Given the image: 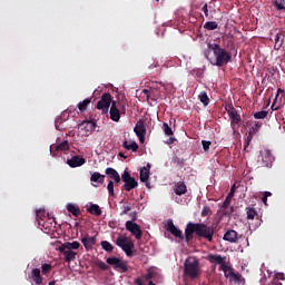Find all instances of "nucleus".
Wrapping results in <instances>:
<instances>
[{
  "label": "nucleus",
  "instance_id": "f257e3e1",
  "mask_svg": "<svg viewBox=\"0 0 285 285\" xmlns=\"http://www.w3.org/2000/svg\"><path fill=\"white\" fill-rule=\"evenodd\" d=\"M203 237L207 242H213V235H215V228L204 223H188L185 228V240L189 242L193 239V235Z\"/></svg>",
  "mask_w": 285,
  "mask_h": 285
},
{
  "label": "nucleus",
  "instance_id": "f03ea898",
  "mask_svg": "<svg viewBox=\"0 0 285 285\" xmlns=\"http://www.w3.org/2000/svg\"><path fill=\"white\" fill-rule=\"evenodd\" d=\"M207 48L208 50H212L214 52V59L208 58L207 52L205 53L206 59H208L212 66H217L218 68H222L230 63V59H233V56L230 55V52L226 51V49L222 48V46L217 43H208Z\"/></svg>",
  "mask_w": 285,
  "mask_h": 285
},
{
  "label": "nucleus",
  "instance_id": "7ed1b4c3",
  "mask_svg": "<svg viewBox=\"0 0 285 285\" xmlns=\"http://www.w3.org/2000/svg\"><path fill=\"white\" fill-rule=\"evenodd\" d=\"M184 277H187V279H199L202 277L199 259L193 256L186 258L184 263Z\"/></svg>",
  "mask_w": 285,
  "mask_h": 285
},
{
  "label": "nucleus",
  "instance_id": "20e7f679",
  "mask_svg": "<svg viewBox=\"0 0 285 285\" xmlns=\"http://www.w3.org/2000/svg\"><path fill=\"white\" fill-rule=\"evenodd\" d=\"M116 245L124 250V253L127 255V257H132L135 253L132 252L135 248V243H132V239H130L127 236L120 235L116 239Z\"/></svg>",
  "mask_w": 285,
  "mask_h": 285
},
{
  "label": "nucleus",
  "instance_id": "39448f33",
  "mask_svg": "<svg viewBox=\"0 0 285 285\" xmlns=\"http://www.w3.org/2000/svg\"><path fill=\"white\" fill-rule=\"evenodd\" d=\"M112 95L105 92L100 97V100L97 102L96 108L101 110L102 115H108V110H110V105H112Z\"/></svg>",
  "mask_w": 285,
  "mask_h": 285
},
{
  "label": "nucleus",
  "instance_id": "423d86ee",
  "mask_svg": "<svg viewBox=\"0 0 285 285\" xmlns=\"http://www.w3.org/2000/svg\"><path fill=\"white\" fill-rule=\"evenodd\" d=\"M106 262L109 264V266H114L115 271H120V273H128V262L118 257H108Z\"/></svg>",
  "mask_w": 285,
  "mask_h": 285
},
{
  "label": "nucleus",
  "instance_id": "0eeeda50",
  "mask_svg": "<svg viewBox=\"0 0 285 285\" xmlns=\"http://www.w3.org/2000/svg\"><path fill=\"white\" fill-rule=\"evenodd\" d=\"M261 166L263 168H271L273 166V161H275V157H273V153L268 149L261 151Z\"/></svg>",
  "mask_w": 285,
  "mask_h": 285
},
{
  "label": "nucleus",
  "instance_id": "6e6552de",
  "mask_svg": "<svg viewBox=\"0 0 285 285\" xmlns=\"http://www.w3.org/2000/svg\"><path fill=\"white\" fill-rule=\"evenodd\" d=\"M125 226L126 230L131 233V235H134L136 239H141V237H144V232H141V227L137 223H134L132 220H127Z\"/></svg>",
  "mask_w": 285,
  "mask_h": 285
},
{
  "label": "nucleus",
  "instance_id": "1a4fd4ad",
  "mask_svg": "<svg viewBox=\"0 0 285 285\" xmlns=\"http://www.w3.org/2000/svg\"><path fill=\"white\" fill-rule=\"evenodd\" d=\"M121 112H124V115L126 114V107L122 106V110H119V106H117V101H112L111 107L109 109L111 121L119 122V119H121Z\"/></svg>",
  "mask_w": 285,
  "mask_h": 285
},
{
  "label": "nucleus",
  "instance_id": "9d476101",
  "mask_svg": "<svg viewBox=\"0 0 285 285\" xmlns=\"http://www.w3.org/2000/svg\"><path fill=\"white\" fill-rule=\"evenodd\" d=\"M134 132L138 137L140 144H144V141H146V125H144V120L137 121L134 128Z\"/></svg>",
  "mask_w": 285,
  "mask_h": 285
},
{
  "label": "nucleus",
  "instance_id": "9b49d317",
  "mask_svg": "<svg viewBox=\"0 0 285 285\" xmlns=\"http://www.w3.org/2000/svg\"><path fill=\"white\" fill-rule=\"evenodd\" d=\"M167 230L168 233L173 234L174 237H178V239H184V234L181 233V229L177 228L171 219L167 222Z\"/></svg>",
  "mask_w": 285,
  "mask_h": 285
},
{
  "label": "nucleus",
  "instance_id": "f8f14e48",
  "mask_svg": "<svg viewBox=\"0 0 285 285\" xmlns=\"http://www.w3.org/2000/svg\"><path fill=\"white\" fill-rule=\"evenodd\" d=\"M67 164L70 168H79V166H83V164H86V158L81 156H73L70 159H67Z\"/></svg>",
  "mask_w": 285,
  "mask_h": 285
},
{
  "label": "nucleus",
  "instance_id": "ddd939ff",
  "mask_svg": "<svg viewBox=\"0 0 285 285\" xmlns=\"http://www.w3.org/2000/svg\"><path fill=\"white\" fill-rule=\"evenodd\" d=\"M51 153H66V150H70V142L68 140H63L58 145H53L50 147Z\"/></svg>",
  "mask_w": 285,
  "mask_h": 285
},
{
  "label": "nucleus",
  "instance_id": "4468645a",
  "mask_svg": "<svg viewBox=\"0 0 285 285\" xmlns=\"http://www.w3.org/2000/svg\"><path fill=\"white\" fill-rule=\"evenodd\" d=\"M174 193L175 195H178V197H181V195L188 193V186H186V183L184 181H178L174 186Z\"/></svg>",
  "mask_w": 285,
  "mask_h": 285
},
{
  "label": "nucleus",
  "instance_id": "2eb2a0df",
  "mask_svg": "<svg viewBox=\"0 0 285 285\" xmlns=\"http://www.w3.org/2000/svg\"><path fill=\"white\" fill-rule=\"evenodd\" d=\"M81 243L83 244L86 250H91L92 246L97 244V238L95 236L90 237L87 235L81 238Z\"/></svg>",
  "mask_w": 285,
  "mask_h": 285
},
{
  "label": "nucleus",
  "instance_id": "dca6fc26",
  "mask_svg": "<svg viewBox=\"0 0 285 285\" xmlns=\"http://www.w3.org/2000/svg\"><path fill=\"white\" fill-rule=\"evenodd\" d=\"M223 239L225 242H229L230 244H237L239 238L237 237V232L229 229L225 233Z\"/></svg>",
  "mask_w": 285,
  "mask_h": 285
},
{
  "label": "nucleus",
  "instance_id": "f3484780",
  "mask_svg": "<svg viewBox=\"0 0 285 285\" xmlns=\"http://www.w3.org/2000/svg\"><path fill=\"white\" fill-rule=\"evenodd\" d=\"M105 173L110 177V179H114L116 184L121 183V176H119V173L117 171V169L108 167L106 168Z\"/></svg>",
  "mask_w": 285,
  "mask_h": 285
},
{
  "label": "nucleus",
  "instance_id": "a211bd4d",
  "mask_svg": "<svg viewBox=\"0 0 285 285\" xmlns=\"http://www.w3.org/2000/svg\"><path fill=\"white\" fill-rule=\"evenodd\" d=\"M60 253L65 256V262L70 264V262H73V259L77 257V253L70 249H63V247H59Z\"/></svg>",
  "mask_w": 285,
  "mask_h": 285
},
{
  "label": "nucleus",
  "instance_id": "6ab92c4d",
  "mask_svg": "<svg viewBox=\"0 0 285 285\" xmlns=\"http://www.w3.org/2000/svg\"><path fill=\"white\" fill-rule=\"evenodd\" d=\"M148 179H150V164L140 168V181H142V184H147Z\"/></svg>",
  "mask_w": 285,
  "mask_h": 285
},
{
  "label": "nucleus",
  "instance_id": "aec40b11",
  "mask_svg": "<svg viewBox=\"0 0 285 285\" xmlns=\"http://www.w3.org/2000/svg\"><path fill=\"white\" fill-rule=\"evenodd\" d=\"M207 259L210 264H224L226 262V257H223L219 254H209Z\"/></svg>",
  "mask_w": 285,
  "mask_h": 285
},
{
  "label": "nucleus",
  "instance_id": "412c9836",
  "mask_svg": "<svg viewBox=\"0 0 285 285\" xmlns=\"http://www.w3.org/2000/svg\"><path fill=\"white\" fill-rule=\"evenodd\" d=\"M31 279H33L35 284L37 285L43 284V277H41V269L33 268L31 271Z\"/></svg>",
  "mask_w": 285,
  "mask_h": 285
},
{
  "label": "nucleus",
  "instance_id": "4be33fe9",
  "mask_svg": "<svg viewBox=\"0 0 285 285\" xmlns=\"http://www.w3.org/2000/svg\"><path fill=\"white\" fill-rule=\"evenodd\" d=\"M79 246H81V244L77 240L70 243V242H67V243H63L60 248H62V250H77L79 249Z\"/></svg>",
  "mask_w": 285,
  "mask_h": 285
},
{
  "label": "nucleus",
  "instance_id": "5701e85b",
  "mask_svg": "<svg viewBox=\"0 0 285 285\" xmlns=\"http://www.w3.org/2000/svg\"><path fill=\"white\" fill-rule=\"evenodd\" d=\"M106 179V175H101L99 171H95L91 174L90 176V181H92V184H104Z\"/></svg>",
  "mask_w": 285,
  "mask_h": 285
},
{
  "label": "nucleus",
  "instance_id": "b1692460",
  "mask_svg": "<svg viewBox=\"0 0 285 285\" xmlns=\"http://www.w3.org/2000/svg\"><path fill=\"white\" fill-rule=\"evenodd\" d=\"M137 186H139V183H137V180L135 178H131V179L125 181L124 189L127 193H130L134 188H137Z\"/></svg>",
  "mask_w": 285,
  "mask_h": 285
},
{
  "label": "nucleus",
  "instance_id": "393cba45",
  "mask_svg": "<svg viewBox=\"0 0 285 285\" xmlns=\"http://www.w3.org/2000/svg\"><path fill=\"white\" fill-rule=\"evenodd\" d=\"M67 210L68 213H71L73 217H79V215H81V209L79 208V206H76L75 204H68Z\"/></svg>",
  "mask_w": 285,
  "mask_h": 285
},
{
  "label": "nucleus",
  "instance_id": "a878e982",
  "mask_svg": "<svg viewBox=\"0 0 285 285\" xmlns=\"http://www.w3.org/2000/svg\"><path fill=\"white\" fill-rule=\"evenodd\" d=\"M92 98H87L78 104V110L80 112H86L88 110V106H90Z\"/></svg>",
  "mask_w": 285,
  "mask_h": 285
},
{
  "label": "nucleus",
  "instance_id": "bb28decb",
  "mask_svg": "<svg viewBox=\"0 0 285 285\" xmlns=\"http://www.w3.org/2000/svg\"><path fill=\"white\" fill-rule=\"evenodd\" d=\"M87 212L90 213V215H95L96 217H100L101 215V207L97 204H91L89 208H87Z\"/></svg>",
  "mask_w": 285,
  "mask_h": 285
},
{
  "label": "nucleus",
  "instance_id": "cd10ccee",
  "mask_svg": "<svg viewBox=\"0 0 285 285\" xmlns=\"http://www.w3.org/2000/svg\"><path fill=\"white\" fill-rule=\"evenodd\" d=\"M122 148H125L126 150H132V153H137V150H139V145H137L135 141L128 144V140H125L122 142Z\"/></svg>",
  "mask_w": 285,
  "mask_h": 285
},
{
  "label": "nucleus",
  "instance_id": "c85d7f7f",
  "mask_svg": "<svg viewBox=\"0 0 285 285\" xmlns=\"http://www.w3.org/2000/svg\"><path fill=\"white\" fill-rule=\"evenodd\" d=\"M282 37L284 38L283 33H277L274 38V50H279L284 43V39H282Z\"/></svg>",
  "mask_w": 285,
  "mask_h": 285
},
{
  "label": "nucleus",
  "instance_id": "c756f323",
  "mask_svg": "<svg viewBox=\"0 0 285 285\" xmlns=\"http://www.w3.org/2000/svg\"><path fill=\"white\" fill-rule=\"evenodd\" d=\"M229 119L232 121V125L235 124L236 126L242 121V116L237 114V110L229 114Z\"/></svg>",
  "mask_w": 285,
  "mask_h": 285
},
{
  "label": "nucleus",
  "instance_id": "7c9ffc66",
  "mask_svg": "<svg viewBox=\"0 0 285 285\" xmlns=\"http://www.w3.org/2000/svg\"><path fill=\"white\" fill-rule=\"evenodd\" d=\"M247 219L253 220L257 217V209L255 207H246Z\"/></svg>",
  "mask_w": 285,
  "mask_h": 285
},
{
  "label": "nucleus",
  "instance_id": "2f4dec72",
  "mask_svg": "<svg viewBox=\"0 0 285 285\" xmlns=\"http://www.w3.org/2000/svg\"><path fill=\"white\" fill-rule=\"evenodd\" d=\"M198 99L204 106H208V104H210V99L208 98V94L206 91H202L198 95Z\"/></svg>",
  "mask_w": 285,
  "mask_h": 285
},
{
  "label": "nucleus",
  "instance_id": "473e14b6",
  "mask_svg": "<svg viewBox=\"0 0 285 285\" xmlns=\"http://www.w3.org/2000/svg\"><path fill=\"white\" fill-rule=\"evenodd\" d=\"M36 219L39 224V222H46V209H38L36 212Z\"/></svg>",
  "mask_w": 285,
  "mask_h": 285
},
{
  "label": "nucleus",
  "instance_id": "72a5a7b5",
  "mask_svg": "<svg viewBox=\"0 0 285 285\" xmlns=\"http://www.w3.org/2000/svg\"><path fill=\"white\" fill-rule=\"evenodd\" d=\"M101 248H104L107 253H112V250H115V247L112 246V244H110V242L108 240H102L100 243Z\"/></svg>",
  "mask_w": 285,
  "mask_h": 285
},
{
  "label": "nucleus",
  "instance_id": "f704fd0d",
  "mask_svg": "<svg viewBox=\"0 0 285 285\" xmlns=\"http://www.w3.org/2000/svg\"><path fill=\"white\" fill-rule=\"evenodd\" d=\"M80 127L86 128V130L90 132V130H95V122L85 120L80 124Z\"/></svg>",
  "mask_w": 285,
  "mask_h": 285
},
{
  "label": "nucleus",
  "instance_id": "c9c22d12",
  "mask_svg": "<svg viewBox=\"0 0 285 285\" xmlns=\"http://www.w3.org/2000/svg\"><path fill=\"white\" fill-rule=\"evenodd\" d=\"M39 228H41V230H50V228H52V222H46V220H39L38 224Z\"/></svg>",
  "mask_w": 285,
  "mask_h": 285
},
{
  "label": "nucleus",
  "instance_id": "e433bc0d",
  "mask_svg": "<svg viewBox=\"0 0 285 285\" xmlns=\"http://www.w3.org/2000/svg\"><path fill=\"white\" fill-rule=\"evenodd\" d=\"M284 273H278L276 274L275 278L273 279L272 284L273 285H282V282H284ZM282 281V282H281Z\"/></svg>",
  "mask_w": 285,
  "mask_h": 285
},
{
  "label": "nucleus",
  "instance_id": "4c0bfd02",
  "mask_svg": "<svg viewBox=\"0 0 285 285\" xmlns=\"http://www.w3.org/2000/svg\"><path fill=\"white\" fill-rule=\"evenodd\" d=\"M163 130L167 137H173L175 135L173 128H170V126H168L167 122L163 124Z\"/></svg>",
  "mask_w": 285,
  "mask_h": 285
},
{
  "label": "nucleus",
  "instance_id": "58836bf2",
  "mask_svg": "<svg viewBox=\"0 0 285 285\" xmlns=\"http://www.w3.org/2000/svg\"><path fill=\"white\" fill-rule=\"evenodd\" d=\"M205 30H217L218 24L215 21H208L204 24Z\"/></svg>",
  "mask_w": 285,
  "mask_h": 285
},
{
  "label": "nucleus",
  "instance_id": "ea45409f",
  "mask_svg": "<svg viewBox=\"0 0 285 285\" xmlns=\"http://www.w3.org/2000/svg\"><path fill=\"white\" fill-rule=\"evenodd\" d=\"M268 117V111L262 110L254 114V119H266Z\"/></svg>",
  "mask_w": 285,
  "mask_h": 285
},
{
  "label": "nucleus",
  "instance_id": "a19ab883",
  "mask_svg": "<svg viewBox=\"0 0 285 285\" xmlns=\"http://www.w3.org/2000/svg\"><path fill=\"white\" fill-rule=\"evenodd\" d=\"M50 271H52L51 264L45 263L41 265L42 275H48V273H50Z\"/></svg>",
  "mask_w": 285,
  "mask_h": 285
},
{
  "label": "nucleus",
  "instance_id": "79ce46f5",
  "mask_svg": "<svg viewBox=\"0 0 285 285\" xmlns=\"http://www.w3.org/2000/svg\"><path fill=\"white\" fill-rule=\"evenodd\" d=\"M107 190L110 197H115V183L112 180L108 183Z\"/></svg>",
  "mask_w": 285,
  "mask_h": 285
},
{
  "label": "nucleus",
  "instance_id": "37998d69",
  "mask_svg": "<svg viewBox=\"0 0 285 285\" xmlns=\"http://www.w3.org/2000/svg\"><path fill=\"white\" fill-rule=\"evenodd\" d=\"M274 8H276V10H285L284 0H279V1L276 0L274 2Z\"/></svg>",
  "mask_w": 285,
  "mask_h": 285
},
{
  "label": "nucleus",
  "instance_id": "c03bdc74",
  "mask_svg": "<svg viewBox=\"0 0 285 285\" xmlns=\"http://www.w3.org/2000/svg\"><path fill=\"white\" fill-rule=\"evenodd\" d=\"M208 215H213V210H210V207L204 206L202 210V217H208Z\"/></svg>",
  "mask_w": 285,
  "mask_h": 285
},
{
  "label": "nucleus",
  "instance_id": "a18cd8bd",
  "mask_svg": "<svg viewBox=\"0 0 285 285\" xmlns=\"http://www.w3.org/2000/svg\"><path fill=\"white\" fill-rule=\"evenodd\" d=\"M229 282H242V275L234 272L232 276H229Z\"/></svg>",
  "mask_w": 285,
  "mask_h": 285
},
{
  "label": "nucleus",
  "instance_id": "49530a36",
  "mask_svg": "<svg viewBox=\"0 0 285 285\" xmlns=\"http://www.w3.org/2000/svg\"><path fill=\"white\" fill-rule=\"evenodd\" d=\"M230 202H233V198H230L229 196H227L223 203V210H227L228 209V206H230Z\"/></svg>",
  "mask_w": 285,
  "mask_h": 285
},
{
  "label": "nucleus",
  "instance_id": "de8ad7c7",
  "mask_svg": "<svg viewBox=\"0 0 285 285\" xmlns=\"http://www.w3.org/2000/svg\"><path fill=\"white\" fill-rule=\"evenodd\" d=\"M121 208H122V210L120 213L121 216L128 215V213H130L132 210V206H130V205H124Z\"/></svg>",
  "mask_w": 285,
  "mask_h": 285
},
{
  "label": "nucleus",
  "instance_id": "09e8293b",
  "mask_svg": "<svg viewBox=\"0 0 285 285\" xmlns=\"http://www.w3.org/2000/svg\"><path fill=\"white\" fill-rule=\"evenodd\" d=\"M212 144L213 142H210L209 140H202L203 149L205 153H208V150H210Z\"/></svg>",
  "mask_w": 285,
  "mask_h": 285
},
{
  "label": "nucleus",
  "instance_id": "8fccbe9b",
  "mask_svg": "<svg viewBox=\"0 0 285 285\" xmlns=\"http://www.w3.org/2000/svg\"><path fill=\"white\" fill-rule=\"evenodd\" d=\"M134 177L130 176V173L128 170H125L121 175V179L122 181H129L130 179H132Z\"/></svg>",
  "mask_w": 285,
  "mask_h": 285
},
{
  "label": "nucleus",
  "instance_id": "3c124183",
  "mask_svg": "<svg viewBox=\"0 0 285 285\" xmlns=\"http://www.w3.org/2000/svg\"><path fill=\"white\" fill-rule=\"evenodd\" d=\"M96 266H98V268H100V271H108V268H110L106 263H104V261H99Z\"/></svg>",
  "mask_w": 285,
  "mask_h": 285
},
{
  "label": "nucleus",
  "instance_id": "603ef678",
  "mask_svg": "<svg viewBox=\"0 0 285 285\" xmlns=\"http://www.w3.org/2000/svg\"><path fill=\"white\" fill-rule=\"evenodd\" d=\"M202 12H204L205 17L207 19H210L209 14H208V3L207 2H203V8H202Z\"/></svg>",
  "mask_w": 285,
  "mask_h": 285
},
{
  "label": "nucleus",
  "instance_id": "864d4df0",
  "mask_svg": "<svg viewBox=\"0 0 285 285\" xmlns=\"http://www.w3.org/2000/svg\"><path fill=\"white\" fill-rule=\"evenodd\" d=\"M234 273H235V269H233V267L229 266L228 269L224 272V275L227 279H229Z\"/></svg>",
  "mask_w": 285,
  "mask_h": 285
},
{
  "label": "nucleus",
  "instance_id": "5fc2aeb1",
  "mask_svg": "<svg viewBox=\"0 0 285 285\" xmlns=\"http://www.w3.org/2000/svg\"><path fill=\"white\" fill-rule=\"evenodd\" d=\"M225 110L227 111L228 115H230V114L235 112V110H237V109H235V107L233 105H226Z\"/></svg>",
  "mask_w": 285,
  "mask_h": 285
},
{
  "label": "nucleus",
  "instance_id": "6e6d98bb",
  "mask_svg": "<svg viewBox=\"0 0 285 285\" xmlns=\"http://www.w3.org/2000/svg\"><path fill=\"white\" fill-rule=\"evenodd\" d=\"M218 271H223V273L227 272L230 266L226 265V262L218 265Z\"/></svg>",
  "mask_w": 285,
  "mask_h": 285
},
{
  "label": "nucleus",
  "instance_id": "4d7b16f0",
  "mask_svg": "<svg viewBox=\"0 0 285 285\" xmlns=\"http://www.w3.org/2000/svg\"><path fill=\"white\" fill-rule=\"evenodd\" d=\"M175 141H177V139H175V137H173V136H169V138L167 139L166 144L168 146H170V145L175 144Z\"/></svg>",
  "mask_w": 285,
  "mask_h": 285
},
{
  "label": "nucleus",
  "instance_id": "13d9d810",
  "mask_svg": "<svg viewBox=\"0 0 285 285\" xmlns=\"http://www.w3.org/2000/svg\"><path fill=\"white\" fill-rule=\"evenodd\" d=\"M233 213H235V207L232 206V207L229 208V210H226V209H225L224 215L230 216V215H233Z\"/></svg>",
  "mask_w": 285,
  "mask_h": 285
},
{
  "label": "nucleus",
  "instance_id": "bf43d9fd",
  "mask_svg": "<svg viewBox=\"0 0 285 285\" xmlns=\"http://www.w3.org/2000/svg\"><path fill=\"white\" fill-rule=\"evenodd\" d=\"M235 196V185L232 186L230 191L228 193L227 197L233 198Z\"/></svg>",
  "mask_w": 285,
  "mask_h": 285
},
{
  "label": "nucleus",
  "instance_id": "052dcab7",
  "mask_svg": "<svg viewBox=\"0 0 285 285\" xmlns=\"http://www.w3.org/2000/svg\"><path fill=\"white\" fill-rule=\"evenodd\" d=\"M129 217H131L132 222H137V212L130 213Z\"/></svg>",
  "mask_w": 285,
  "mask_h": 285
},
{
  "label": "nucleus",
  "instance_id": "680f3d73",
  "mask_svg": "<svg viewBox=\"0 0 285 285\" xmlns=\"http://www.w3.org/2000/svg\"><path fill=\"white\" fill-rule=\"evenodd\" d=\"M279 95H284V89H278L277 90V95H276V97H275V101H277V97H279Z\"/></svg>",
  "mask_w": 285,
  "mask_h": 285
},
{
  "label": "nucleus",
  "instance_id": "e2e57ef3",
  "mask_svg": "<svg viewBox=\"0 0 285 285\" xmlns=\"http://www.w3.org/2000/svg\"><path fill=\"white\" fill-rule=\"evenodd\" d=\"M259 128H262V124L256 122L253 127V130H259Z\"/></svg>",
  "mask_w": 285,
  "mask_h": 285
},
{
  "label": "nucleus",
  "instance_id": "0e129e2a",
  "mask_svg": "<svg viewBox=\"0 0 285 285\" xmlns=\"http://www.w3.org/2000/svg\"><path fill=\"white\" fill-rule=\"evenodd\" d=\"M250 139H252V137L248 136V137H247V140H246V142H245V149L248 148V146H250Z\"/></svg>",
  "mask_w": 285,
  "mask_h": 285
},
{
  "label": "nucleus",
  "instance_id": "69168bd1",
  "mask_svg": "<svg viewBox=\"0 0 285 285\" xmlns=\"http://www.w3.org/2000/svg\"><path fill=\"white\" fill-rule=\"evenodd\" d=\"M262 202H263V204H265V206H266V204H267V202H268V197L263 196Z\"/></svg>",
  "mask_w": 285,
  "mask_h": 285
},
{
  "label": "nucleus",
  "instance_id": "338daca9",
  "mask_svg": "<svg viewBox=\"0 0 285 285\" xmlns=\"http://www.w3.org/2000/svg\"><path fill=\"white\" fill-rule=\"evenodd\" d=\"M275 101H277V100H274V102L272 105V110H279V107H275Z\"/></svg>",
  "mask_w": 285,
  "mask_h": 285
},
{
  "label": "nucleus",
  "instance_id": "774afa93",
  "mask_svg": "<svg viewBox=\"0 0 285 285\" xmlns=\"http://www.w3.org/2000/svg\"><path fill=\"white\" fill-rule=\"evenodd\" d=\"M273 194L271 191H265L264 197H271Z\"/></svg>",
  "mask_w": 285,
  "mask_h": 285
}]
</instances>
